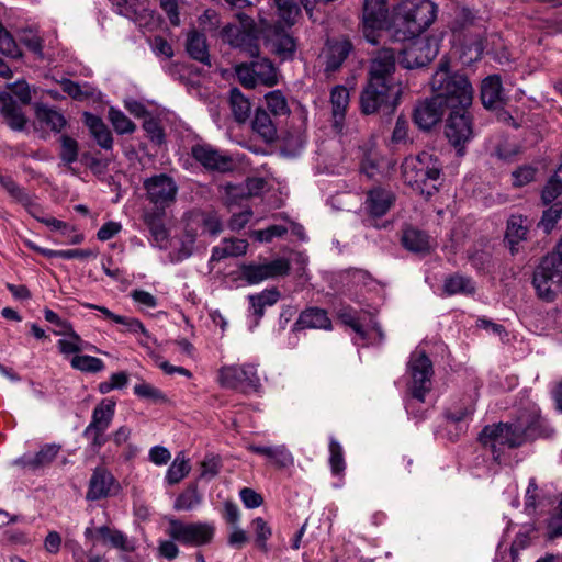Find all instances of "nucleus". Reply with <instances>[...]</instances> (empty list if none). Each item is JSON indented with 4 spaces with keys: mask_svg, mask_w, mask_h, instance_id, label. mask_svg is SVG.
<instances>
[{
    "mask_svg": "<svg viewBox=\"0 0 562 562\" xmlns=\"http://www.w3.org/2000/svg\"><path fill=\"white\" fill-rule=\"evenodd\" d=\"M215 528L207 522L184 524L178 519L169 520L168 535L182 544L200 547L212 541Z\"/></svg>",
    "mask_w": 562,
    "mask_h": 562,
    "instance_id": "4468645a",
    "label": "nucleus"
},
{
    "mask_svg": "<svg viewBox=\"0 0 562 562\" xmlns=\"http://www.w3.org/2000/svg\"><path fill=\"white\" fill-rule=\"evenodd\" d=\"M402 244L407 250L416 254H429L432 248L430 237L414 227H408L403 232Z\"/></svg>",
    "mask_w": 562,
    "mask_h": 562,
    "instance_id": "cd10ccee",
    "label": "nucleus"
},
{
    "mask_svg": "<svg viewBox=\"0 0 562 562\" xmlns=\"http://www.w3.org/2000/svg\"><path fill=\"white\" fill-rule=\"evenodd\" d=\"M329 463L331 468V472L334 474H340L345 470V460H344V453L342 448L339 442H337L335 439L330 440L329 443Z\"/></svg>",
    "mask_w": 562,
    "mask_h": 562,
    "instance_id": "e2e57ef3",
    "label": "nucleus"
},
{
    "mask_svg": "<svg viewBox=\"0 0 562 562\" xmlns=\"http://www.w3.org/2000/svg\"><path fill=\"white\" fill-rule=\"evenodd\" d=\"M236 18L240 25L225 26L222 30L223 41L249 57H257L259 55L258 36L261 34L260 20L256 23L251 16L243 12L237 13Z\"/></svg>",
    "mask_w": 562,
    "mask_h": 562,
    "instance_id": "423d86ee",
    "label": "nucleus"
},
{
    "mask_svg": "<svg viewBox=\"0 0 562 562\" xmlns=\"http://www.w3.org/2000/svg\"><path fill=\"white\" fill-rule=\"evenodd\" d=\"M60 449V445L46 443L43 445L34 456L24 454L14 460L13 463L18 467L30 469L32 471L45 469L57 458Z\"/></svg>",
    "mask_w": 562,
    "mask_h": 562,
    "instance_id": "412c9836",
    "label": "nucleus"
},
{
    "mask_svg": "<svg viewBox=\"0 0 562 562\" xmlns=\"http://www.w3.org/2000/svg\"><path fill=\"white\" fill-rule=\"evenodd\" d=\"M70 364L74 369L87 373H97L105 368L104 362L100 358L88 355L75 356L70 360Z\"/></svg>",
    "mask_w": 562,
    "mask_h": 562,
    "instance_id": "09e8293b",
    "label": "nucleus"
},
{
    "mask_svg": "<svg viewBox=\"0 0 562 562\" xmlns=\"http://www.w3.org/2000/svg\"><path fill=\"white\" fill-rule=\"evenodd\" d=\"M481 100L486 109H497L503 104L504 92L498 75L488 76L482 81Z\"/></svg>",
    "mask_w": 562,
    "mask_h": 562,
    "instance_id": "393cba45",
    "label": "nucleus"
},
{
    "mask_svg": "<svg viewBox=\"0 0 562 562\" xmlns=\"http://www.w3.org/2000/svg\"><path fill=\"white\" fill-rule=\"evenodd\" d=\"M401 168L405 184L420 195L429 199L438 192L442 181V164L435 155L423 151L408 156Z\"/></svg>",
    "mask_w": 562,
    "mask_h": 562,
    "instance_id": "f03ea898",
    "label": "nucleus"
},
{
    "mask_svg": "<svg viewBox=\"0 0 562 562\" xmlns=\"http://www.w3.org/2000/svg\"><path fill=\"white\" fill-rule=\"evenodd\" d=\"M261 35L266 45L281 60H290L296 52V41L279 23H271V20L260 15Z\"/></svg>",
    "mask_w": 562,
    "mask_h": 562,
    "instance_id": "f8f14e48",
    "label": "nucleus"
},
{
    "mask_svg": "<svg viewBox=\"0 0 562 562\" xmlns=\"http://www.w3.org/2000/svg\"><path fill=\"white\" fill-rule=\"evenodd\" d=\"M419 46L420 45H418V42L415 41L402 50L400 64L404 68L414 69L427 65L426 63H422L423 55L420 53Z\"/></svg>",
    "mask_w": 562,
    "mask_h": 562,
    "instance_id": "8fccbe9b",
    "label": "nucleus"
},
{
    "mask_svg": "<svg viewBox=\"0 0 562 562\" xmlns=\"http://www.w3.org/2000/svg\"><path fill=\"white\" fill-rule=\"evenodd\" d=\"M0 53L12 59H19L22 57L21 48L12 35L2 25H0Z\"/></svg>",
    "mask_w": 562,
    "mask_h": 562,
    "instance_id": "5fc2aeb1",
    "label": "nucleus"
},
{
    "mask_svg": "<svg viewBox=\"0 0 562 562\" xmlns=\"http://www.w3.org/2000/svg\"><path fill=\"white\" fill-rule=\"evenodd\" d=\"M115 483V479L110 471L103 467L95 468L89 481L86 498L88 501H99L109 497Z\"/></svg>",
    "mask_w": 562,
    "mask_h": 562,
    "instance_id": "4be33fe9",
    "label": "nucleus"
},
{
    "mask_svg": "<svg viewBox=\"0 0 562 562\" xmlns=\"http://www.w3.org/2000/svg\"><path fill=\"white\" fill-rule=\"evenodd\" d=\"M338 318L347 326L352 328L355 333L361 338H367V333L363 329V326L360 323V317L357 314V311L351 306H345L339 310Z\"/></svg>",
    "mask_w": 562,
    "mask_h": 562,
    "instance_id": "603ef678",
    "label": "nucleus"
},
{
    "mask_svg": "<svg viewBox=\"0 0 562 562\" xmlns=\"http://www.w3.org/2000/svg\"><path fill=\"white\" fill-rule=\"evenodd\" d=\"M251 126L254 132L267 143L277 138V127L266 110H256Z\"/></svg>",
    "mask_w": 562,
    "mask_h": 562,
    "instance_id": "2f4dec72",
    "label": "nucleus"
},
{
    "mask_svg": "<svg viewBox=\"0 0 562 562\" xmlns=\"http://www.w3.org/2000/svg\"><path fill=\"white\" fill-rule=\"evenodd\" d=\"M144 188L148 200L161 210L175 201L178 192V187L173 179L165 173L146 179Z\"/></svg>",
    "mask_w": 562,
    "mask_h": 562,
    "instance_id": "f3484780",
    "label": "nucleus"
},
{
    "mask_svg": "<svg viewBox=\"0 0 562 562\" xmlns=\"http://www.w3.org/2000/svg\"><path fill=\"white\" fill-rule=\"evenodd\" d=\"M562 216V201H555L549 209L543 211L538 224L544 233H550Z\"/></svg>",
    "mask_w": 562,
    "mask_h": 562,
    "instance_id": "4d7b16f0",
    "label": "nucleus"
},
{
    "mask_svg": "<svg viewBox=\"0 0 562 562\" xmlns=\"http://www.w3.org/2000/svg\"><path fill=\"white\" fill-rule=\"evenodd\" d=\"M191 470L188 459L184 453L179 452L166 473V480L168 484L173 485L179 483L183 477H186Z\"/></svg>",
    "mask_w": 562,
    "mask_h": 562,
    "instance_id": "37998d69",
    "label": "nucleus"
},
{
    "mask_svg": "<svg viewBox=\"0 0 562 562\" xmlns=\"http://www.w3.org/2000/svg\"><path fill=\"white\" fill-rule=\"evenodd\" d=\"M19 40L33 54L43 57V40L35 31L31 29L22 30Z\"/></svg>",
    "mask_w": 562,
    "mask_h": 562,
    "instance_id": "052dcab7",
    "label": "nucleus"
},
{
    "mask_svg": "<svg viewBox=\"0 0 562 562\" xmlns=\"http://www.w3.org/2000/svg\"><path fill=\"white\" fill-rule=\"evenodd\" d=\"M407 366L412 378L411 395L414 400L423 403L431 390L432 362L424 350H415L411 353Z\"/></svg>",
    "mask_w": 562,
    "mask_h": 562,
    "instance_id": "9d476101",
    "label": "nucleus"
},
{
    "mask_svg": "<svg viewBox=\"0 0 562 562\" xmlns=\"http://www.w3.org/2000/svg\"><path fill=\"white\" fill-rule=\"evenodd\" d=\"M538 169L531 165H524L512 172L513 186L520 188L536 178Z\"/></svg>",
    "mask_w": 562,
    "mask_h": 562,
    "instance_id": "680f3d73",
    "label": "nucleus"
},
{
    "mask_svg": "<svg viewBox=\"0 0 562 562\" xmlns=\"http://www.w3.org/2000/svg\"><path fill=\"white\" fill-rule=\"evenodd\" d=\"M280 299V292L276 289H267L254 295H249V302L257 318H261L267 306L274 305Z\"/></svg>",
    "mask_w": 562,
    "mask_h": 562,
    "instance_id": "4c0bfd02",
    "label": "nucleus"
},
{
    "mask_svg": "<svg viewBox=\"0 0 562 562\" xmlns=\"http://www.w3.org/2000/svg\"><path fill=\"white\" fill-rule=\"evenodd\" d=\"M407 32L412 36L426 31L436 20L438 7L430 0L404 1L400 8Z\"/></svg>",
    "mask_w": 562,
    "mask_h": 562,
    "instance_id": "6e6552de",
    "label": "nucleus"
},
{
    "mask_svg": "<svg viewBox=\"0 0 562 562\" xmlns=\"http://www.w3.org/2000/svg\"><path fill=\"white\" fill-rule=\"evenodd\" d=\"M560 195H562V164L548 179L541 192V200L543 204H550L553 203Z\"/></svg>",
    "mask_w": 562,
    "mask_h": 562,
    "instance_id": "79ce46f5",
    "label": "nucleus"
},
{
    "mask_svg": "<svg viewBox=\"0 0 562 562\" xmlns=\"http://www.w3.org/2000/svg\"><path fill=\"white\" fill-rule=\"evenodd\" d=\"M85 123L89 127L90 133L103 149H111L113 146V137L104 124V122L97 115L85 113Z\"/></svg>",
    "mask_w": 562,
    "mask_h": 562,
    "instance_id": "c756f323",
    "label": "nucleus"
},
{
    "mask_svg": "<svg viewBox=\"0 0 562 562\" xmlns=\"http://www.w3.org/2000/svg\"><path fill=\"white\" fill-rule=\"evenodd\" d=\"M248 449L254 453L266 457L281 468L293 463V457L285 446L269 447L251 445Z\"/></svg>",
    "mask_w": 562,
    "mask_h": 562,
    "instance_id": "7c9ffc66",
    "label": "nucleus"
},
{
    "mask_svg": "<svg viewBox=\"0 0 562 562\" xmlns=\"http://www.w3.org/2000/svg\"><path fill=\"white\" fill-rule=\"evenodd\" d=\"M430 83L434 95L419 103L414 111L415 124L425 131L440 122L447 109L470 106L474 92L465 76L451 74L447 58L440 60Z\"/></svg>",
    "mask_w": 562,
    "mask_h": 562,
    "instance_id": "f257e3e1",
    "label": "nucleus"
},
{
    "mask_svg": "<svg viewBox=\"0 0 562 562\" xmlns=\"http://www.w3.org/2000/svg\"><path fill=\"white\" fill-rule=\"evenodd\" d=\"M408 130V121L404 116L400 115L393 128L389 146L394 147L398 145H407L408 143H411Z\"/></svg>",
    "mask_w": 562,
    "mask_h": 562,
    "instance_id": "13d9d810",
    "label": "nucleus"
},
{
    "mask_svg": "<svg viewBox=\"0 0 562 562\" xmlns=\"http://www.w3.org/2000/svg\"><path fill=\"white\" fill-rule=\"evenodd\" d=\"M229 103L232 113L237 122L243 123L249 117L251 104L238 88L231 89Z\"/></svg>",
    "mask_w": 562,
    "mask_h": 562,
    "instance_id": "58836bf2",
    "label": "nucleus"
},
{
    "mask_svg": "<svg viewBox=\"0 0 562 562\" xmlns=\"http://www.w3.org/2000/svg\"><path fill=\"white\" fill-rule=\"evenodd\" d=\"M469 106L457 105L448 116L445 134L459 155L464 154V145L473 138V121Z\"/></svg>",
    "mask_w": 562,
    "mask_h": 562,
    "instance_id": "ddd939ff",
    "label": "nucleus"
},
{
    "mask_svg": "<svg viewBox=\"0 0 562 562\" xmlns=\"http://www.w3.org/2000/svg\"><path fill=\"white\" fill-rule=\"evenodd\" d=\"M350 95L349 90L341 85L335 86L330 91V104L333 115V126L337 131H341L349 106Z\"/></svg>",
    "mask_w": 562,
    "mask_h": 562,
    "instance_id": "b1692460",
    "label": "nucleus"
},
{
    "mask_svg": "<svg viewBox=\"0 0 562 562\" xmlns=\"http://www.w3.org/2000/svg\"><path fill=\"white\" fill-rule=\"evenodd\" d=\"M0 184L12 199L23 206H32V196L20 187L10 176L0 173Z\"/></svg>",
    "mask_w": 562,
    "mask_h": 562,
    "instance_id": "49530a36",
    "label": "nucleus"
},
{
    "mask_svg": "<svg viewBox=\"0 0 562 562\" xmlns=\"http://www.w3.org/2000/svg\"><path fill=\"white\" fill-rule=\"evenodd\" d=\"M115 12L128 20L143 24L148 16L147 0H111Z\"/></svg>",
    "mask_w": 562,
    "mask_h": 562,
    "instance_id": "a878e982",
    "label": "nucleus"
},
{
    "mask_svg": "<svg viewBox=\"0 0 562 562\" xmlns=\"http://www.w3.org/2000/svg\"><path fill=\"white\" fill-rule=\"evenodd\" d=\"M401 93L400 85L367 80L360 93V111L366 115L378 112L391 114L398 104Z\"/></svg>",
    "mask_w": 562,
    "mask_h": 562,
    "instance_id": "39448f33",
    "label": "nucleus"
},
{
    "mask_svg": "<svg viewBox=\"0 0 562 562\" xmlns=\"http://www.w3.org/2000/svg\"><path fill=\"white\" fill-rule=\"evenodd\" d=\"M60 87L65 93L76 101H85L94 95V89L89 85L85 83L81 86L70 79H63Z\"/></svg>",
    "mask_w": 562,
    "mask_h": 562,
    "instance_id": "de8ad7c7",
    "label": "nucleus"
},
{
    "mask_svg": "<svg viewBox=\"0 0 562 562\" xmlns=\"http://www.w3.org/2000/svg\"><path fill=\"white\" fill-rule=\"evenodd\" d=\"M396 56L393 48H382L371 59L368 79L387 85H398L395 80Z\"/></svg>",
    "mask_w": 562,
    "mask_h": 562,
    "instance_id": "a211bd4d",
    "label": "nucleus"
},
{
    "mask_svg": "<svg viewBox=\"0 0 562 562\" xmlns=\"http://www.w3.org/2000/svg\"><path fill=\"white\" fill-rule=\"evenodd\" d=\"M278 20L271 23H279L284 29H291L300 15L301 9L294 0H274Z\"/></svg>",
    "mask_w": 562,
    "mask_h": 562,
    "instance_id": "473e14b6",
    "label": "nucleus"
},
{
    "mask_svg": "<svg viewBox=\"0 0 562 562\" xmlns=\"http://www.w3.org/2000/svg\"><path fill=\"white\" fill-rule=\"evenodd\" d=\"M67 339H59L57 342L58 349L63 355L77 353L87 348L88 344L75 331L66 334Z\"/></svg>",
    "mask_w": 562,
    "mask_h": 562,
    "instance_id": "6e6d98bb",
    "label": "nucleus"
},
{
    "mask_svg": "<svg viewBox=\"0 0 562 562\" xmlns=\"http://www.w3.org/2000/svg\"><path fill=\"white\" fill-rule=\"evenodd\" d=\"M288 233V228L283 225H270L265 229L254 232V237L260 243H270L276 237H282Z\"/></svg>",
    "mask_w": 562,
    "mask_h": 562,
    "instance_id": "69168bd1",
    "label": "nucleus"
},
{
    "mask_svg": "<svg viewBox=\"0 0 562 562\" xmlns=\"http://www.w3.org/2000/svg\"><path fill=\"white\" fill-rule=\"evenodd\" d=\"M79 154V145L76 139L68 135L60 137V151L59 158L63 164L69 166L77 161Z\"/></svg>",
    "mask_w": 562,
    "mask_h": 562,
    "instance_id": "3c124183",
    "label": "nucleus"
},
{
    "mask_svg": "<svg viewBox=\"0 0 562 562\" xmlns=\"http://www.w3.org/2000/svg\"><path fill=\"white\" fill-rule=\"evenodd\" d=\"M252 74L257 76L258 82L267 87L278 83L277 68L268 58H260L251 61Z\"/></svg>",
    "mask_w": 562,
    "mask_h": 562,
    "instance_id": "e433bc0d",
    "label": "nucleus"
},
{
    "mask_svg": "<svg viewBox=\"0 0 562 562\" xmlns=\"http://www.w3.org/2000/svg\"><path fill=\"white\" fill-rule=\"evenodd\" d=\"M479 441L492 450L494 460L499 461L504 447L514 449L526 442L524 422L487 425L480 432Z\"/></svg>",
    "mask_w": 562,
    "mask_h": 562,
    "instance_id": "7ed1b4c3",
    "label": "nucleus"
},
{
    "mask_svg": "<svg viewBox=\"0 0 562 562\" xmlns=\"http://www.w3.org/2000/svg\"><path fill=\"white\" fill-rule=\"evenodd\" d=\"M352 49V45L349 41H336L329 45L327 60H326V70L335 71L337 70L345 59L348 57Z\"/></svg>",
    "mask_w": 562,
    "mask_h": 562,
    "instance_id": "f704fd0d",
    "label": "nucleus"
},
{
    "mask_svg": "<svg viewBox=\"0 0 562 562\" xmlns=\"http://www.w3.org/2000/svg\"><path fill=\"white\" fill-rule=\"evenodd\" d=\"M526 441L537 438H550L554 435V429L541 416L533 417L529 423H524Z\"/></svg>",
    "mask_w": 562,
    "mask_h": 562,
    "instance_id": "a19ab883",
    "label": "nucleus"
},
{
    "mask_svg": "<svg viewBox=\"0 0 562 562\" xmlns=\"http://www.w3.org/2000/svg\"><path fill=\"white\" fill-rule=\"evenodd\" d=\"M221 386L238 391L244 394L258 392L261 384L254 364L224 366L218 371Z\"/></svg>",
    "mask_w": 562,
    "mask_h": 562,
    "instance_id": "9b49d317",
    "label": "nucleus"
},
{
    "mask_svg": "<svg viewBox=\"0 0 562 562\" xmlns=\"http://www.w3.org/2000/svg\"><path fill=\"white\" fill-rule=\"evenodd\" d=\"M251 529L255 536L254 542L255 546L262 552L267 553L269 551L268 540L272 536V529L268 525V522L261 518L256 517L251 521Z\"/></svg>",
    "mask_w": 562,
    "mask_h": 562,
    "instance_id": "c03bdc74",
    "label": "nucleus"
},
{
    "mask_svg": "<svg viewBox=\"0 0 562 562\" xmlns=\"http://www.w3.org/2000/svg\"><path fill=\"white\" fill-rule=\"evenodd\" d=\"M202 502V495L199 493L196 485H189L179 496L176 498L173 508L180 510H192L198 507Z\"/></svg>",
    "mask_w": 562,
    "mask_h": 562,
    "instance_id": "a18cd8bd",
    "label": "nucleus"
},
{
    "mask_svg": "<svg viewBox=\"0 0 562 562\" xmlns=\"http://www.w3.org/2000/svg\"><path fill=\"white\" fill-rule=\"evenodd\" d=\"M35 115L42 124H45L55 133L61 132L67 124L65 116L60 112L44 104L36 105Z\"/></svg>",
    "mask_w": 562,
    "mask_h": 562,
    "instance_id": "c9c22d12",
    "label": "nucleus"
},
{
    "mask_svg": "<svg viewBox=\"0 0 562 562\" xmlns=\"http://www.w3.org/2000/svg\"><path fill=\"white\" fill-rule=\"evenodd\" d=\"M474 403L469 401L468 403L450 407L446 412V416L449 420L459 423L471 416L474 413Z\"/></svg>",
    "mask_w": 562,
    "mask_h": 562,
    "instance_id": "0e129e2a",
    "label": "nucleus"
},
{
    "mask_svg": "<svg viewBox=\"0 0 562 562\" xmlns=\"http://www.w3.org/2000/svg\"><path fill=\"white\" fill-rule=\"evenodd\" d=\"M312 329H330L331 321L327 312L319 307H308L301 312L299 318L293 325V330Z\"/></svg>",
    "mask_w": 562,
    "mask_h": 562,
    "instance_id": "5701e85b",
    "label": "nucleus"
},
{
    "mask_svg": "<svg viewBox=\"0 0 562 562\" xmlns=\"http://www.w3.org/2000/svg\"><path fill=\"white\" fill-rule=\"evenodd\" d=\"M475 289V282L471 278L459 273L449 276L443 283V291L447 295H473Z\"/></svg>",
    "mask_w": 562,
    "mask_h": 562,
    "instance_id": "72a5a7b5",
    "label": "nucleus"
},
{
    "mask_svg": "<svg viewBox=\"0 0 562 562\" xmlns=\"http://www.w3.org/2000/svg\"><path fill=\"white\" fill-rule=\"evenodd\" d=\"M145 224L150 232L155 245L159 248H165L168 241V232L161 216L156 213L146 214Z\"/></svg>",
    "mask_w": 562,
    "mask_h": 562,
    "instance_id": "ea45409f",
    "label": "nucleus"
},
{
    "mask_svg": "<svg viewBox=\"0 0 562 562\" xmlns=\"http://www.w3.org/2000/svg\"><path fill=\"white\" fill-rule=\"evenodd\" d=\"M389 22L390 10L386 0H364L362 23L364 36L369 42L376 44L374 32L387 27Z\"/></svg>",
    "mask_w": 562,
    "mask_h": 562,
    "instance_id": "2eb2a0df",
    "label": "nucleus"
},
{
    "mask_svg": "<svg viewBox=\"0 0 562 562\" xmlns=\"http://www.w3.org/2000/svg\"><path fill=\"white\" fill-rule=\"evenodd\" d=\"M223 225L216 213L210 212L203 214L202 232L211 236H216L222 232Z\"/></svg>",
    "mask_w": 562,
    "mask_h": 562,
    "instance_id": "774afa93",
    "label": "nucleus"
},
{
    "mask_svg": "<svg viewBox=\"0 0 562 562\" xmlns=\"http://www.w3.org/2000/svg\"><path fill=\"white\" fill-rule=\"evenodd\" d=\"M532 284L540 299L551 302L555 292L562 286V239L557 251L542 258L533 272Z\"/></svg>",
    "mask_w": 562,
    "mask_h": 562,
    "instance_id": "20e7f679",
    "label": "nucleus"
},
{
    "mask_svg": "<svg viewBox=\"0 0 562 562\" xmlns=\"http://www.w3.org/2000/svg\"><path fill=\"white\" fill-rule=\"evenodd\" d=\"M252 65L250 64H241L236 67V75L239 82L245 87L252 89L257 86L258 79L255 74L251 71Z\"/></svg>",
    "mask_w": 562,
    "mask_h": 562,
    "instance_id": "338daca9",
    "label": "nucleus"
},
{
    "mask_svg": "<svg viewBox=\"0 0 562 562\" xmlns=\"http://www.w3.org/2000/svg\"><path fill=\"white\" fill-rule=\"evenodd\" d=\"M191 155L207 170L225 172L232 169V158L210 144L193 145Z\"/></svg>",
    "mask_w": 562,
    "mask_h": 562,
    "instance_id": "6ab92c4d",
    "label": "nucleus"
},
{
    "mask_svg": "<svg viewBox=\"0 0 562 562\" xmlns=\"http://www.w3.org/2000/svg\"><path fill=\"white\" fill-rule=\"evenodd\" d=\"M109 119L119 134H130L136 128V125L120 110L111 108Z\"/></svg>",
    "mask_w": 562,
    "mask_h": 562,
    "instance_id": "bf43d9fd",
    "label": "nucleus"
},
{
    "mask_svg": "<svg viewBox=\"0 0 562 562\" xmlns=\"http://www.w3.org/2000/svg\"><path fill=\"white\" fill-rule=\"evenodd\" d=\"M186 50L194 60H198L209 67L211 66L206 37L204 34L198 31L190 32L187 36Z\"/></svg>",
    "mask_w": 562,
    "mask_h": 562,
    "instance_id": "c85d7f7f",
    "label": "nucleus"
},
{
    "mask_svg": "<svg viewBox=\"0 0 562 562\" xmlns=\"http://www.w3.org/2000/svg\"><path fill=\"white\" fill-rule=\"evenodd\" d=\"M393 201L394 196L391 191L374 188L367 194L366 207L372 216L381 217L390 210Z\"/></svg>",
    "mask_w": 562,
    "mask_h": 562,
    "instance_id": "bb28decb",
    "label": "nucleus"
},
{
    "mask_svg": "<svg viewBox=\"0 0 562 562\" xmlns=\"http://www.w3.org/2000/svg\"><path fill=\"white\" fill-rule=\"evenodd\" d=\"M531 227V221L521 214H513L507 220L505 243L510 254L515 255L519 251V244L527 240Z\"/></svg>",
    "mask_w": 562,
    "mask_h": 562,
    "instance_id": "aec40b11",
    "label": "nucleus"
},
{
    "mask_svg": "<svg viewBox=\"0 0 562 562\" xmlns=\"http://www.w3.org/2000/svg\"><path fill=\"white\" fill-rule=\"evenodd\" d=\"M115 401L112 398H103L93 409L91 422L85 428L82 436L90 441V447L93 452H99L102 446L105 445L108 438L105 431L110 427L114 413Z\"/></svg>",
    "mask_w": 562,
    "mask_h": 562,
    "instance_id": "1a4fd4ad",
    "label": "nucleus"
},
{
    "mask_svg": "<svg viewBox=\"0 0 562 562\" xmlns=\"http://www.w3.org/2000/svg\"><path fill=\"white\" fill-rule=\"evenodd\" d=\"M290 271V261L284 258H277L263 263L243 265L240 268L241 278L249 284H257L263 280L286 276Z\"/></svg>",
    "mask_w": 562,
    "mask_h": 562,
    "instance_id": "dca6fc26",
    "label": "nucleus"
},
{
    "mask_svg": "<svg viewBox=\"0 0 562 562\" xmlns=\"http://www.w3.org/2000/svg\"><path fill=\"white\" fill-rule=\"evenodd\" d=\"M18 101L22 104H27L31 101L30 88L25 81H16L9 87V91L0 93L3 117L12 130L21 131L26 121Z\"/></svg>",
    "mask_w": 562,
    "mask_h": 562,
    "instance_id": "0eeeda50",
    "label": "nucleus"
},
{
    "mask_svg": "<svg viewBox=\"0 0 562 562\" xmlns=\"http://www.w3.org/2000/svg\"><path fill=\"white\" fill-rule=\"evenodd\" d=\"M265 98L269 111L274 116L288 115L290 113L286 99L280 90L271 91Z\"/></svg>",
    "mask_w": 562,
    "mask_h": 562,
    "instance_id": "864d4df0",
    "label": "nucleus"
}]
</instances>
